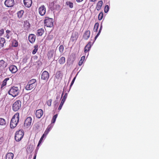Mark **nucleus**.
<instances>
[{"instance_id": "obj_1", "label": "nucleus", "mask_w": 159, "mask_h": 159, "mask_svg": "<svg viewBox=\"0 0 159 159\" xmlns=\"http://www.w3.org/2000/svg\"><path fill=\"white\" fill-rule=\"evenodd\" d=\"M19 113L17 112L14 115L11 119L10 123L11 128L14 129L16 126L19 123Z\"/></svg>"}, {"instance_id": "obj_2", "label": "nucleus", "mask_w": 159, "mask_h": 159, "mask_svg": "<svg viewBox=\"0 0 159 159\" xmlns=\"http://www.w3.org/2000/svg\"><path fill=\"white\" fill-rule=\"evenodd\" d=\"M19 92L20 90L17 87L13 86L10 89L8 93L9 95L15 97L18 95Z\"/></svg>"}, {"instance_id": "obj_3", "label": "nucleus", "mask_w": 159, "mask_h": 159, "mask_svg": "<svg viewBox=\"0 0 159 159\" xmlns=\"http://www.w3.org/2000/svg\"><path fill=\"white\" fill-rule=\"evenodd\" d=\"M36 82V80L35 79H32L30 80L25 87L26 90H29L35 88L37 85Z\"/></svg>"}, {"instance_id": "obj_4", "label": "nucleus", "mask_w": 159, "mask_h": 159, "mask_svg": "<svg viewBox=\"0 0 159 159\" xmlns=\"http://www.w3.org/2000/svg\"><path fill=\"white\" fill-rule=\"evenodd\" d=\"M21 102L19 100H16L12 105V109L14 111H16L20 109Z\"/></svg>"}, {"instance_id": "obj_5", "label": "nucleus", "mask_w": 159, "mask_h": 159, "mask_svg": "<svg viewBox=\"0 0 159 159\" xmlns=\"http://www.w3.org/2000/svg\"><path fill=\"white\" fill-rule=\"evenodd\" d=\"M24 134V131L23 130H19L16 131L15 136V140L18 142L20 141L23 138Z\"/></svg>"}, {"instance_id": "obj_6", "label": "nucleus", "mask_w": 159, "mask_h": 159, "mask_svg": "<svg viewBox=\"0 0 159 159\" xmlns=\"http://www.w3.org/2000/svg\"><path fill=\"white\" fill-rule=\"evenodd\" d=\"M44 24L45 25L48 27H52L53 26V20L52 18L46 17L44 20Z\"/></svg>"}, {"instance_id": "obj_7", "label": "nucleus", "mask_w": 159, "mask_h": 159, "mask_svg": "<svg viewBox=\"0 0 159 159\" xmlns=\"http://www.w3.org/2000/svg\"><path fill=\"white\" fill-rule=\"evenodd\" d=\"M32 121V119L31 117H28L25 120L24 124V126L26 128H28L31 125Z\"/></svg>"}, {"instance_id": "obj_8", "label": "nucleus", "mask_w": 159, "mask_h": 159, "mask_svg": "<svg viewBox=\"0 0 159 159\" xmlns=\"http://www.w3.org/2000/svg\"><path fill=\"white\" fill-rule=\"evenodd\" d=\"M78 37V33L77 32H73L72 34L70 40L72 42H75L77 39Z\"/></svg>"}, {"instance_id": "obj_9", "label": "nucleus", "mask_w": 159, "mask_h": 159, "mask_svg": "<svg viewBox=\"0 0 159 159\" xmlns=\"http://www.w3.org/2000/svg\"><path fill=\"white\" fill-rule=\"evenodd\" d=\"M14 4V0H6L4 2L5 5L8 7H12Z\"/></svg>"}, {"instance_id": "obj_10", "label": "nucleus", "mask_w": 159, "mask_h": 159, "mask_svg": "<svg viewBox=\"0 0 159 159\" xmlns=\"http://www.w3.org/2000/svg\"><path fill=\"white\" fill-rule=\"evenodd\" d=\"M39 14L42 16H43L45 14L46 8L44 5H43L39 8Z\"/></svg>"}, {"instance_id": "obj_11", "label": "nucleus", "mask_w": 159, "mask_h": 159, "mask_svg": "<svg viewBox=\"0 0 159 159\" xmlns=\"http://www.w3.org/2000/svg\"><path fill=\"white\" fill-rule=\"evenodd\" d=\"M49 74L48 72L46 71H44L42 74L41 79L47 80L49 78Z\"/></svg>"}, {"instance_id": "obj_12", "label": "nucleus", "mask_w": 159, "mask_h": 159, "mask_svg": "<svg viewBox=\"0 0 159 159\" xmlns=\"http://www.w3.org/2000/svg\"><path fill=\"white\" fill-rule=\"evenodd\" d=\"M43 114V111L42 109H39L36 110L35 116L38 118H40Z\"/></svg>"}, {"instance_id": "obj_13", "label": "nucleus", "mask_w": 159, "mask_h": 159, "mask_svg": "<svg viewBox=\"0 0 159 159\" xmlns=\"http://www.w3.org/2000/svg\"><path fill=\"white\" fill-rule=\"evenodd\" d=\"M93 44L91 43V42H89L88 44L86 45L84 48V52L86 53L88 52L90 49Z\"/></svg>"}, {"instance_id": "obj_14", "label": "nucleus", "mask_w": 159, "mask_h": 159, "mask_svg": "<svg viewBox=\"0 0 159 159\" xmlns=\"http://www.w3.org/2000/svg\"><path fill=\"white\" fill-rule=\"evenodd\" d=\"M36 36L33 34H30L28 37V40L31 43H34L35 40Z\"/></svg>"}, {"instance_id": "obj_15", "label": "nucleus", "mask_w": 159, "mask_h": 159, "mask_svg": "<svg viewBox=\"0 0 159 159\" xmlns=\"http://www.w3.org/2000/svg\"><path fill=\"white\" fill-rule=\"evenodd\" d=\"M9 70L12 73H14L16 72L17 70V67L14 65H12L9 67Z\"/></svg>"}, {"instance_id": "obj_16", "label": "nucleus", "mask_w": 159, "mask_h": 159, "mask_svg": "<svg viewBox=\"0 0 159 159\" xmlns=\"http://www.w3.org/2000/svg\"><path fill=\"white\" fill-rule=\"evenodd\" d=\"M7 63L2 60L0 61V68L4 69L7 66Z\"/></svg>"}, {"instance_id": "obj_17", "label": "nucleus", "mask_w": 159, "mask_h": 159, "mask_svg": "<svg viewBox=\"0 0 159 159\" xmlns=\"http://www.w3.org/2000/svg\"><path fill=\"white\" fill-rule=\"evenodd\" d=\"M32 0H24V3L25 7H30L32 4Z\"/></svg>"}, {"instance_id": "obj_18", "label": "nucleus", "mask_w": 159, "mask_h": 159, "mask_svg": "<svg viewBox=\"0 0 159 159\" xmlns=\"http://www.w3.org/2000/svg\"><path fill=\"white\" fill-rule=\"evenodd\" d=\"M90 32L89 30H86L84 34L83 37L85 40H87L90 37Z\"/></svg>"}, {"instance_id": "obj_19", "label": "nucleus", "mask_w": 159, "mask_h": 159, "mask_svg": "<svg viewBox=\"0 0 159 159\" xmlns=\"http://www.w3.org/2000/svg\"><path fill=\"white\" fill-rule=\"evenodd\" d=\"M44 33V30L43 28L39 29L37 31L36 35L38 36H42Z\"/></svg>"}, {"instance_id": "obj_20", "label": "nucleus", "mask_w": 159, "mask_h": 159, "mask_svg": "<svg viewBox=\"0 0 159 159\" xmlns=\"http://www.w3.org/2000/svg\"><path fill=\"white\" fill-rule=\"evenodd\" d=\"M102 4L103 2L101 0L99 1L98 2L96 7V9L97 11H99L101 9L102 6Z\"/></svg>"}, {"instance_id": "obj_21", "label": "nucleus", "mask_w": 159, "mask_h": 159, "mask_svg": "<svg viewBox=\"0 0 159 159\" xmlns=\"http://www.w3.org/2000/svg\"><path fill=\"white\" fill-rule=\"evenodd\" d=\"M10 80L9 78H7L4 79L2 82V84L1 86V89H2L3 87L6 86L7 84L8 83V81Z\"/></svg>"}, {"instance_id": "obj_22", "label": "nucleus", "mask_w": 159, "mask_h": 159, "mask_svg": "<svg viewBox=\"0 0 159 159\" xmlns=\"http://www.w3.org/2000/svg\"><path fill=\"white\" fill-rule=\"evenodd\" d=\"M0 125L3 126H7V122L6 120L2 118H0Z\"/></svg>"}, {"instance_id": "obj_23", "label": "nucleus", "mask_w": 159, "mask_h": 159, "mask_svg": "<svg viewBox=\"0 0 159 159\" xmlns=\"http://www.w3.org/2000/svg\"><path fill=\"white\" fill-rule=\"evenodd\" d=\"M52 128V126L51 125H49L48 126L47 128L45 131L43 135L44 136H46V135L48 134L49 132L50 131Z\"/></svg>"}, {"instance_id": "obj_24", "label": "nucleus", "mask_w": 159, "mask_h": 159, "mask_svg": "<svg viewBox=\"0 0 159 159\" xmlns=\"http://www.w3.org/2000/svg\"><path fill=\"white\" fill-rule=\"evenodd\" d=\"M14 154L11 152L7 153L6 156V159H13Z\"/></svg>"}, {"instance_id": "obj_25", "label": "nucleus", "mask_w": 159, "mask_h": 159, "mask_svg": "<svg viewBox=\"0 0 159 159\" xmlns=\"http://www.w3.org/2000/svg\"><path fill=\"white\" fill-rule=\"evenodd\" d=\"M54 51L53 50H50L48 54V57L49 59L51 58L53 56Z\"/></svg>"}, {"instance_id": "obj_26", "label": "nucleus", "mask_w": 159, "mask_h": 159, "mask_svg": "<svg viewBox=\"0 0 159 159\" xmlns=\"http://www.w3.org/2000/svg\"><path fill=\"white\" fill-rule=\"evenodd\" d=\"M5 42V40L4 38H0V49L4 46V44Z\"/></svg>"}, {"instance_id": "obj_27", "label": "nucleus", "mask_w": 159, "mask_h": 159, "mask_svg": "<svg viewBox=\"0 0 159 159\" xmlns=\"http://www.w3.org/2000/svg\"><path fill=\"white\" fill-rule=\"evenodd\" d=\"M24 13V11L23 10H21L18 11L17 13V16L19 18H21Z\"/></svg>"}, {"instance_id": "obj_28", "label": "nucleus", "mask_w": 159, "mask_h": 159, "mask_svg": "<svg viewBox=\"0 0 159 159\" xmlns=\"http://www.w3.org/2000/svg\"><path fill=\"white\" fill-rule=\"evenodd\" d=\"M59 62L60 64H63L65 62V58L64 57H61L58 61Z\"/></svg>"}, {"instance_id": "obj_29", "label": "nucleus", "mask_w": 159, "mask_h": 159, "mask_svg": "<svg viewBox=\"0 0 159 159\" xmlns=\"http://www.w3.org/2000/svg\"><path fill=\"white\" fill-rule=\"evenodd\" d=\"M66 4L70 8H71L73 7V3L70 1L66 2Z\"/></svg>"}, {"instance_id": "obj_30", "label": "nucleus", "mask_w": 159, "mask_h": 159, "mask_svg": "<svg viewBox=\"0 0 159 159\" xmlns=\"http://www.w3.org/2000/svg\"><path fill=\"white\" fill-rule=\"evenodd\" d=\"M38 46L37 45H35L34 47V49L32 53L33 54H35L38 50Z\"/></svg>"}, {"instance_id": "obj_31", "label": "nucleus", "mask_w": 159, "mask_h": 159, "mask_svg": "<svg viewBox=\"0 0 159 159\" xmlns=\"http://www.w3.org/2000/svg\"><path fill=\"white\" fill-rule=\"evenodd\" d=\"M85 58V56H84L81 57L80 60L79 61V65L80 66H81L83 62L84 61V60Z\"/></svg>"}, {"instance_id": "obj_32", "label": "nucleus", "mask_w": 159, "mask_h": 159, "mask_svg": "<svg viewBox=\"0 0 159 159\" xmlns=\"http://www.w3.org/2000/svg\"><path fill=\"white\" fill-rule=\"evenodd\" d=\"M99 27V24L98 23H96L94 25L93 28V30L94 32H97L98 31V29Z\"/></svg>"}, {"instance_id": "obj_33", "label": "nucleus", "mask_w": 159, "mask_h": 159, "mask_svg": "<svg viewBox=\"0 0 159 159\" xmlns=\"http://www.w3.org/2000/svg\"><path fill=\"white\" fill-rule=\"evenodd\" d=\"M12 45L13 47H17L18 45V42L16 40L13 41Z\"/></svg>"}, {"instance_id": "obj_34", "label": "nucleus", "mask_w": 159, "mask_h": 159, "mask_svg": "<svg viewBox=\"0 0 159 159\" xmlns=\"http://www.w3.org/2000/svg\"><path fill=\"white\" fill-rule=\"evenodd\" d=\"M57 115H58L57 114H56L53 116L52 118V121H51V123L52 124L54 123L55 122L56 120V119L57 117Z\"/></svg>"}, {"instance_id": "obj_35", "label": "nucleus", "mask_w": 159, "mask_h": 159, "mask_svg": "<svg viewBox=\"0 0 159 159\" xmlns=\"http://www.w3.org/2000/svg\"><path fill=\"white\" fill-rule=\"evenodd\" d=\"M102 25H101L100 27L98 33L97 34V35L95 37V40L97 38H98V36L100 34V33L101 31L102 30Z\"/></svg>"}, {"instance_id": "obj_36", "label": "nucleus", "mask_w": 159, "mask_h": 159, "mask_svg": "<svg viewBox=\"0 0 159 159\" xmlns=\"http://www.w3.org/2000/svg\"><path fill=\"white\" fill-rule=\"evenodd\" d=\"M103 17V13L102 12H101L98 15V19L99 20H101Z\"/></svg>"}, {"instance_id": "obj_37", "label": "nucleus", "mask_w": 159, "mask_h": 159, "mask_svg": "<svg viewBox=\"0 0 159 159\" xmlns=\"http://www.w3.org/2000/svg\"><path fill=\"white\" fill-rule=\"evenodd\" d=\"M68 94L67 93H66L63 96L61 101L65 102L67 97Z\"/></svg>"}, {"instance_id": "obj_38", "label": "nucleus", "mask_w": 159, "mask_h": 159, "mask_svg": "<svg viewBox=\"0 0 159 159\" xmlns=\"http://www.w3.org/2000/svg\"><path fill=\"white\" fill-rule=\"evenodd\" d=\"M64 49V47L63 45H61L59 47V51L61 53H62L63 52Z\"/></svg>"}, {"instance_id": "obj_39", "label": "nucleus", "mask_w": 159, "mask_h": 159, "mask_svg": "<svg viewBox=\"0 0 159 159\" xmlns=\"http://www.w3.org/2000/svg\"><path fill=\"white\" fill-rule=\"evenodd\" d=\"M44 137H45V136H44V135H43L42 136L40 140L39 141V143H38V145H37V147H38L40 145V144H41V142H42V141L43 140V138Z\"/></svg>"}, {"instance_id": "obj_40", "label": "nucleus", "mask_w": 159, "mask_h": 159, "mask_svg": "<svg viewBox=\"0 0 159 159\" xmlns=\"http://www.w3.org/2000/svg\"><path fill=\"white\" fill-rule=\"evenodd\" d=\"M52 101V99H49L47 101V104L48 106H51Z\"/></svg>"}, {"instance_id": "obj_41", "label": "nucleus", "mask_w": 159, "mask_h": 159, "mask_svg": "<svg viewBox=\"0 0 159 159\" xmlns=\"http://www.w3.org/2000/svg\"><path fill=\"white\" fill-rule=\"evenodd\" d=\"M109 7L108 5H107L105 6V9H104V12L105 13H107L109 11Z\"/></svg>"}, {"instance_id": "obj_42", "label": "nucleus", "mask_w": 159, "mask_h": 159, "mask_svg": "<svg viewBox=\"0 0 159 159\" xmlns=\"http://www.w3.org/2000/svg\"><path fill=\"white\" fill-rule=\"evenodd\" d=\"M64 103V102H63L61 101V103L60 105V106L58 108V110H60L61 109V108H62Z\"/></svg>"}, {"instance_id": "obj_43", "label": "nucleus", "mask_w": 159, "mask_h": 159, "mask_svg": "<svg viewBox=\"0 0 159 159\" xmlns=\"http://www.w3.org/2000/svg\"><path fill=\"white\" fill-rule=\"evenodd\" d=\"M4 33V30L3 29L0 30V36H1Z\"/></svg>"}, {"instance_id": "obj_44", "label": "nucleus", "mask_w": 159, "mask_h": 159, "mask_svg": "<svg viewBox=\"0 0 159 159\" xmlns=\"http://www.w3.org/2000/svg\"><path fill=\"white\" fill-rule=\"evenodd\" d=\"M4 141V139L3 137L0 138V144L2 143Z\"/></svg>"}, {"instance_id": "obj_45", "label": "nucleus", "mask_w": 159, "mask_h": 159, "mask_svg": "<svg viewBox=\"0 0 159 159\" xmlns=\"http://www.w3.org/2000/svg\"><path fill=\"white\" fill-rule=\"evenodd\" d=\"M75 78H76V77H75L73 79L71 82V84H70V87H71L72 85L73 84L74 82V81H75Z\"/></svg>"}, {"instance_id": "obj_46", "label": "nucleus", "mask_w": 159, "mask_h": 159, "mask_svg": "<svg viewBox=\"0 0 159 159\" xmlns=\"http://www.w3.org/2000/svg\"><path fill=\"white\" fill-rule=\"evenodd\" d=\"M11 32V31L9 30H7L6 31V33L7 34H9Z\"/></svg>"}, {"instance_id": "obj_47", "label": "nucleus", "mask_w": 159, "mask_h": 159, "mask_svg": "<svg viewBox=\"0 0 159 159\" xmlns=\"http://www.w3.org/2000/svg\"><path fill=\"white\" fill-rule=\"evenodd\" d=\"M6 37L7 38V39H9L10 38V35L9 34H7Z\"/></svg>"}, {"instance_id": "obj_48", "label": "nucleus", "mask_w": 159, "mask_h": 159, "mask_svg": "<svg viewBox=\"0 0 159 159\" xmlns=\"http://www.w3.org/2000/svg\"><path fill=\"white\" fill-rule=\"evenodd\" d=\"M83 0H76V1L78 2H82Z\"/></svg>"}, {"instance_id": "obj_49", "label": "nucleus", "mask_w": 159, "mask_h": 159, "mask_svg": "<svg viewBox=\"0 0 159 159\" xmlns=\"http://www.w3.org/2000/svg\"><path fill=\"white\" fill-rule=\"evenodd\" d=\"M36 154H35V155H34V157L33 159H36Z\"/></svg>"}, {"instance_id": "obj_50", "label": "nucleus", "mask_w": 159, "mask_h": 159, "mask_svg": "<svg viewBox=\"0 0 159 159\" xmlns=\"http://www.w3.org/2000/svg\"><path fill=\"white\" fill-rule=\"evenodd\" d=\"M58 73V75H59V76L60 75V74H61V73H60V71L58 72L57 73V74H56V75H57V74Z\"/></svg>"}, {"instance_id": "obj_51", "label": "nucleus", "mask_w": 159, "mask_h": 159, "mask_svg": "<svg viewBox=\"0 0 159 159\" xmlns=\"http://www.w3.org/2000/svg\"><path fill=\"white\" fill-rule=\"evenodd\" d=\"M96 0H90V1L92 2H94L96 1Z\"/></svg>"}, {"instance_id": "obj_52", "label": "nucleus", "mask_w": 159, "mask_h": 159, "mask_svg": "<svg viewBox=\"0 0 159 159\" xmlns=\"http://www.w3.org/2000/svg\"><path fill=\"white\" fill-rule=\"evenodd\" d=\"M63 93H62L61 94V97L63 96Z\"/></svg>"}]
</instances>
